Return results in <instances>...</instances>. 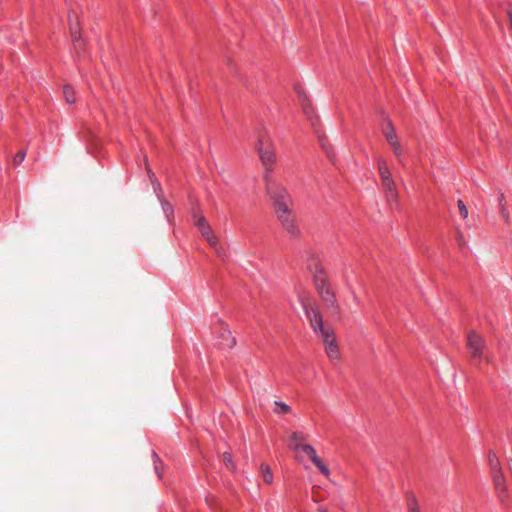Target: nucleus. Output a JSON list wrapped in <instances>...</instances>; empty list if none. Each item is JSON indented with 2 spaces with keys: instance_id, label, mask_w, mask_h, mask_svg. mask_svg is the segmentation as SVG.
Here are the masks:
<instances>
[{
  "instance_id": "10",
  "label": "nucleus",
  "mask_w": 512,
  "mask_h": 512,
  "mask_svg": "<svg viewBox=\"0 0 512 512\" xmlns=\"http://www.w3.org/2000/svg\"><path fill=\"white\" fill-rule=\"evenodd\" d=\"M491 473H492V478H493L495 489L498 492L501 502L504 503L507 498V486L505 484V479L503 476L502 469H500L498 471L497 470L492 471Z\"/></svg>"
},
{
  "instance_id": "3",
  "label": "nucleus",
  "mask_w": 512,
  "mask_h": 512,
  "mask_svg": "<svg viewBox=\"0 0 512 512\" xmlns=\"http://www.w3.org/2000/svg\"><path fill=\"white\" fill-rule=\"evenodd\" d=\"M266 193L272 201L274 210L294 205L288 189L280 182L272 179L268 174L264 176Z\"/></svg>"
},
{
  "instance_id": "24",
  "label": "nucleus",
  "mask_w": 512,
  "mask_h": 512,
  "mask_svg": "<svg viewBox=\"0 0 512 512\" xmlns=\"http://www.w3.org/2000/svg\"><path fill=\"white\" fill-rule=\"evenodd\" d=\"M456 240H457L458 246L461 249L466 246V240L464 238V235L459 229L456 230Z\"/></svg>"
},
{
  "instance_id": "12",
  "label": "nucleus",
  "mask_w": 512,
  "mask_h": 512,
  "mask_svg": "<svg viewBox=\"0 0 512 512\" xmlns=\"http://www.w3.org/2000/svg\"><path fill=\"white\" fill-rule=\"evenodd\" d=\"M220 339V345H222L224 348H233L236 345L235 337L232 336L231 331L226 327L222 328Z\"/></svg>"
},
{
  "instance_id": "26",
  "label": "nucleus",
  "mask_w": 512,
  "mask_h": 512,
  "mask_svg": "<svg viewBox=\"0 0 512 512\" xmlns=\"http://www.w3.org/2000/svg\"><path fill=\"white\" fill-rule=\"evenodd\" d=\"M25 156H26V152H25V151H19V152L15 155V157H14V159H13V163H14L15 165L20 164V163H21V162H23V160L25 159Z\"/></svg>"
},
{
  "instance_id": "22",
  "label": "nucleus",
  "mask_w": 512,
  "mask_h": 512,
  "mask_svg": "<svg viewBox=\"0 0 512 512\" xmlns=\"http://www.w3.org/2000/svg\"><path fill=\"white\" fill-rule=\"evenodd\" d=\"M457 206H458V210H459V214H460V216H461L463 219H467V218H468V215H469V212H468V208H467V206L465 205V203H464L462 200H458V201H457Z\"/></svg>"
},
{
  "instance_id": "25",
  "label": "nucleus",
  "mask_w": 512,
  "mask_h": 512,
  "mask_svg": "<svg viewBox=\"0 0 512 512\" xmlns=\"http://www.w3.org/2000/svg\"><path fill=\"white\" fill-rule=\"evenodd\" d=\"M222 459H223V462L225 463V465L230 468V469H234V463L232 461V457L230 455V453L228 452H225L223 455H222Z\"/></svg>"
},
{
  "instance_id": "19",
  "label": "nucleus",
  "mask_w": 512,
  "mask_h": 512,
  "mask_svg": "<svg viewBox=\"0 0 512 512\" xmlns=\"http://www.w3.org/2000/svg\"><path fill=\"white\" fill-rule=\"evenodd\" d=\"M63 95H64L67 103H69V104L75 103L76 99L74 96V90L70 85H65L63 87Z\"/></svg>"
},
{
  "instance_id": "9",
  "label": "nucleus",
  "mask_w": 512,
  "mask_h": 512,
  "mask_svg": "<svg viewBox=\"0 0 512 512\" xmlns=\"http://www.w3.org/2000/svg\"><path fill=\"white\" fill-rule=\"evenodd\" d=\"M381 184H382V187H383V190H384V193H385L388 203H390V204L397 203L398 202V191H397L396 183H395L393 177L382 179Z\"/></svg>"
},
{
  "instance_id": "15",
  "label": "nucleus",
  "mask_w": 512,
  "mask_h": 512,
  "mask_svg": "<svg viewBox=\"0 0 512 512\" xmlns=\"http://www.w3.org/2000/svg\"><path fill=\"white\" fill-rule=\"evenodd\" d=\"M383 132L389 145L395 144V142L398 141L394 127L390 120L387 121L386 127L383 129Z\"/></svg>"
},
{
  "instance_id": "29",
  "label": "nucleus",
  "mask_w": 512,
  "mask_h": 512,
  "mask_svg": "<svg viewBox=\"0 0 512 512\" xmlns=\"http://www.w3.org/2000/svg\"><path fill=\"white\" fill-rule=\"evenodd\" d=\"M318 512H328L327 508L323 507V506H320L318 507Z\"/></svg>"
},
{
  "instance_id": "28",
  "label": "nucleus",
  "mask_w": 512,
  "mask_h": 512,
  "mask_svg": "<svg viewBox=\"0 0 512 512\" xmlns=\"http://www.w3.org/2000/svg\"><path fill=\"white\" fill-rule=\"evenodd\" d=\"M508 17H509L510 28L512 29V11L511 10L508 11Z\"/></svg>"
},
{
  "instance_id": "23",
  "label": "nucleus",
  "mask_w": 512,
  "mask_h": 512,
  "mask_svg": "<svg viewBox=\"0 0 512 512\" xmlns=\"http://www.w3.org/2000/svg\"><path fill=\"white\" fill-rule=\"evenodd\" d=\"M408 512H420L418 502L414 496L408 500Z\"/></svg>"
},
{
  "instance_id": "2",
  "label": "nucleus",
  "mask_w": 512,
  "mask_h": 512,
  "mask_svg": "<svg viewBox=\"0 0 512 512\" xmlns=\"http://www.w3.org/2000/svg\"><path fill=\"white\" fill-rule=\"evenodd\" d=\"M308 269L313 274L315 287L324 305L330 309L333 314L339 313L340 307L335 293L328 283L324 269L317 257H310Z\"/></svg>"
},
{
  "instance_id": "14",
  "label": "nucleus",
  "mask_w": 512,
  "mask_h": 512,
  "mask_svg": "<svg viewBox=\"0 0 512 512\" xmlns=\"http://www.w3.org/2000/svg\"><path fill=\"white\" fill-rule=\"evenodd\" d=\"M306 439H307V436H306L304 433H302V432H298V431L293 432V433L291 434V436H290V440H291V442H292V444H293V449H294L295 451H299V450H301V446H302V445H306V444L304 443V441H305Z\"/></svg>"
},
{
  "instance_id": "17",
  "label": "nucleus",
  "mask_w": 512,
  "mask_h": 512,
  "mask_svg": "<svg viewBox=\"0 0 512 512\" xmlns=\"http://www.w3.org/2000/svg\"><path fill=\"white\" fill-rule=\"evenodd\" d=\"M274 409H273V412L277 415H282V414H288L291 412V408L289 405H287L286 403L284 402H281V401H275L274 402Z\"/></svg>"
},
{
  "instance_id": "30",
  "label": "nucleus",
  "mask_w": 512,
  "mask_h": 512,
  "mask_svg": "<svg viewBox=\"0 0 512 512\" xmlns=\"http://www.w3.org/2000/svg\"><path fill=\"white\" fill-rule=\"evenodd\" d=\"M313 499H314V501H315V502H318V501H320V500H321L320 498H316V496H314V498H313Z\"/></svg>"
},
{
  "instance_id": "11",
  "label": "nucleus",
  "mask_w": 512,
  "mask_h": 512,
  "mask_svg": "<svg viewBox=\"0 0 512 512\" xmlns=\"http://www.w3.org/2000/svg\"><path fill=\"white\" fill-rule=\"evenodd\" d=\"M68 20H69V30H70V34H71L73 43L81 42L80 24H79L76 16L70 14L68 17Z\"/></svg>"
},
{
  "instance_id": "27",
  "label": "nucleus",
  "mask_w": 512,
  "mask_h": 512,
  "mask_svg": "<svg viewBox=\"0 0 512 512\" xmlns=\"http://www.w3.org/2000/svg\"><path fill=\"white\" fill-rule=\"evenodd\" d=\"M73 46H74V50L78 56L81 55V53L84 51V42L82 39H81V42L73 43Z\"/></svg>"
},
{
  "instance_id": "16",
  "label": "nucleus",
  "mask_w": 512,
  "mask_h": 512,
  "mask_svg": "<svg viewBox=\"0 0 512 512\" xmlns=\"http://www.w3.org/2000/svg\"><path fill=\"white\" fill-rule=\"evenodd\" d=\"M377 166H378V172H379L381 180L392 177V174L387 165V162L383 158L379 157L377 159Z\"/></svg>"
},
{
  "instance_id": "8",
  "label": "nucleus",
  "mask_w": 512,
  "mask_h": 512,
  "mask_svg": "<svg viewBox=\"0 0 512 512\" xmlns=\"http://www.w3.org/2000/svg\"><path fill=\"white\" fill-rule=\"evenodd\" d=\"M301 451H303L309 459L312 461V463L320 470V472L326 476H330V470L328 467L322 462V460L317 456L316 450L313 446L310 444L302 445Z\"/></svg>"
},
{
  "instance_id": "18",
  "label": "nucleus",
  "mask_w": 512,
  "mask_h": 512,
  "mask_svg": "<svg viewBox=\"0 0 512 512\" xmlns=\"http://www.w3.org/2000/svg\"><path fill=\"white\" fill-rule=\"evenodd\" d=\"M262 477L265 483L272 484L273 482V474L271 472V469L268 465L262 464L260 467Z\"/></svg>"
},
{
  "instance_id": "6",
  "label": "nucleus",
  "mask_w": 512,
  "mask_h": 512,
  "mask_svg": "<svg viewBox=\"0 0 512 512\" xmlns=\"http://www.w3.org/2000/svg\"><path fill=\"white\" fill-rule=\"evenodd\" d=\"M256 149L258 151L262 164L266 168V174L269 175V172L272 170L273 164L275 163L276 160L275 153L271 149L270 140L263 136L259 137Z\"/></svg>"
},
{
  "instance_id": "5",
  "label": "nucleus",
  "mask_w": 512,
  "mask_h": 512,
  "mask_svg": "<svg viewBox=\"0 0 512 512\" xmlns=\"http://www.w3.org/2000/svg\"><path fill=\"white\" fill-rule=\"evenodd\" d=\"M466 347L473 359L481 360L482 358H485L489 361V357L484 354L486 348L485 339L476 331L471 330L468 332Z\"/></svg>"
},
{
  "instance_id": "1",
  "label": "nucleus",
  "mask_w": 512,
  "mask_h": 512,
  "mask_svg": "<svg viewBox=\"0 0 512 512\" xmlns=\"http://www.w3.org/2000/svg\"><path fill=\"white\" fill-rule=\"evenodd\" d=\"M302 305L312 329L316 333H319L322 338L327 356L332 361L338 360L340 353L334 331L331 328L324 327L320 311L314 303L311 301H303Z\"/></svg>"
},
{
  "instance_id": "20",
  "label": "nucleus",
  "mask_w": 512,
  "mask_h": 512,
  "mask_svg": "<svg viewBox=\"0 0 512 512\" xmlns=\"http://www.w3.org/2000/svg\"><path fill=\"white\" fill-rule=\"evenodd\" d=\"M390 146L394 152L396 159L399 161L400 164L404 165L403 150H402L400 142L397 141V142H395V144H391Z\"/></svg>"
},
{
  "instance_id": "4",
  "label": "nucleus",
  "mask_w": 512,
  "mask_h": 512,
  "mask_svg": "<svg viewBox=\"0 0 512 512\" xmlns=\"http://www.w3.org/2000/svg\"><path fill=\"white\" fill-rule=\"evenodd\" d=\"M274 213L277 221L289 237L294 239L300 237L301 230L297 224V217L293 210V206L274 210Z\"/></svg>"
},
{
  "instance_id": "21",
  "label": "nucleus",
  "mask_w": 512,
  "mask_h": 512,
  "mask_svg": "<svg viewBox=\"0 0 512 512\" xmlns=\"http://www.w3.org/2000/svg\"><path fill=\"white\" fill-rule=\"evenodd\" d=\"M488 460H489L491 472L496 471V470L498 471L501 469L500 461L495 453L490 452L488 455Z\"/></svg>"
},
{
  "instance_id": "31",
  "label": "nucleus",
  "mask_w": 512,
  "mask_h": 512,
  "mask_svg": "<svg viewBox=\"0 0 512 512\" xmlns=\"http://www.w3.org/2000/svg\"><path fill=\"white\" fill-rule=\"evenodd\" d=\"M165 206H168V203H165ZM164 209H165V211H166V210H169V209H170V207H167V208H165V207H164Z\"/></svg>"
},
{
  "instance_id": "13",
  "label": "nucleus",
  "mask_w": 512,
  "mask_h": 512,
  "mask_svg": "<svg viewBox=\"0 0 512 512\" xmlns=\"http://www.w3.org/2000/svg\"><path fill=\"white\" fill-rule=\"evenodd\" d=\"M497 201H498L499 211L502 215L504 222L506 224H509L511 221V217H510V213L506 206L504 193L499 192Z\"/></svg>"
},
{
  "instance_id": "7",
  "label": "nucleus",
  "mask_w": 512,
  "mask_h": 512,
  "mask_svg": "<svg viewBox=\"0 0 512 512\" xmlns=\"http://www.w3.org/2000/svg\"><path fill=\"white\" fill-rule=\"evenodd\" d=\"M194 224L200 230L203 238L209 243L211 246H216L218 243V238L215 235L214 231L208 224L205 217L201 214H198L196 211L193 212Z\"/></svg>"
}]
</instances>
